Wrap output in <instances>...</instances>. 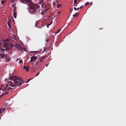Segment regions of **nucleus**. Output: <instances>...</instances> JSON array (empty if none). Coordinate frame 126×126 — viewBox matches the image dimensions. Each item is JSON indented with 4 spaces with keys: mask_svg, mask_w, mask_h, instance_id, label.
<instances>
[{
    "mask_svg": "<svg viewBox=\"0 0 126 126\" xmlns=\"http://www.w3.org/2000/svg\"><path fill=\"white\" fill-rule=\"evenodd\" d=\"M10 89H12V88H11L10 87H9L8 88H7V91H8V90H10Z\"/></svg>",
    "mask_w": 126,
    "mask_h": 126,
    "instance_id": "31",
    "label": "nucleus"
},
{
    "mask_svg": "<svg viewBox=\"0 0 126 126\" xmlns=\"http://www.w3.org/2000/svg\"><path fill=\"white\" fill-rule=\"evenodd\" d=\"M38 24V23L36 21L35 23V26L37 28H40V27L39 26H37V25Z\"/></svg>",
    "mask_w": 126,
    "mask_h": 126,
    "instance_id": "16",
    "label": "nucleus"
},
{
    "mask_svg": "<svg viewBox=\"0 0 126 126\" xmlns=\"http://www.w3.org/2000/svg\"><path fill=\"white\" fill-rule=\"evenodd\" d=\"M44 7L46 9H49L50 7V4L49 3H46Z\"/></svg>",
    "mask_w": 126,
    "mask_h": 126,
    "instance_id": "7",
    "label": "nucleus"
},
{
    "mask_svg": "<svg viewBox=\"0 0 126 126\" xmlns=\"http://www.w3.org/2000/svg\"><path fill=\"white\" fill-rule=\"evenodd\" d=\"M9 79L10 80H14V81L17 80V77L16 76H12L9 78Z\"/></svg>",
    "mask_w": 126,
    "mask_h": 126,
    "instance_id": "5",
    "label": "nucleus"
},
{
    "mask_svg": "<svg viewBox=\"0 0 126 126\" xmlns=\"http://www.w3.org/2000/svg\"><path fill=\"white\" fill-rule=\"evenodd\" d=\"M29 6L30 9L34 10H36L39 7V5L33 3L32 1L29 4Z\"/></svg>",
    "mask_w": 126,
    "mask_h": 126,
    "instance_id": "1",
    "label": "nucleus"
},
{
    "mask_svg": "<svg viewBox=\"0 0 126 126\" xmlns=\"http://www.w3.org/2000/svg\"><path fill=\"white\" fill-rule=\"evenodd\" d=\"M10 82L11 83V84L10 85V86L12 87H13L14 86V85L13 83H11V81H10Z\"/></svg>",
    "mask_w": 126,
    "mask_h": 126,
    "instance_id": "20",
    "label": "nucleus"
},
{
    "mask_svg": "<svg viewBox=\"0 0 126 126\" xmlns=\"http://www.w3.org/2000/svg\"><path fill=\"white\" fill-rule=\"evenodd\" d=\"M0 56L2 58H3L4 57V55L3 53H1L0 55Z\"/></svg>",
    "mask_w": 126,
    "mask_h": 126,
    "instance_id": "22",
    "label": "nucleus"
},
{
    "mask_svg": "<svg viewBox=\"0 0 126 126\" xmlns=\"http://www.w3.org/2000/svg\"><path fill=\"white\" fill-rule=\"evenodd\" d=\"M30 80V79H29L26 82V83H27Z\"/></svg>",
    "mask_w": 126,
    "mask_h": 126,
    "instance_id": "44",
    "label": "nucleus"
},
{
    "mask_svg": "<svg viewBox=\"0 0 126 126\" xmlns=\"http://www.w3.org/2000/svg\"><path fill=\"white\" fill-rule=\"evenodd\" d=\"M9 44V43L8 42H5L3 43V45L4 47L7 46Z\"/></svg>",
    "mask_w": 126,
    "mask_h": 126,
    "instance_id": "11",
    "label": "nucleus"
},
{
    "mask_svg": "<svg viewBox=\"0 0 126 126\" xmlns=\"http://www.w3.org/2000/svg\"><path fill=\"white\" fill-rule=\"evenodd\" d=\"M4 2V1H2L1 2V4L2 5H3V3Z\"/></svg>",
    "mask_w": 126,
    "mask_h": 126,
    "instance_id": "40",
    "label": "nucleus"
},
{
    "mask_svg": "<svg viewBox=\"0 0 126 126\" xmlns=\"http://www.w3.org/2000/svg\"><path fill=\"white\" fill-rule=\"evenodd\" d=\"M7 87H5L4 88V89L3 90V91H5L7 90Z\"/></svg>",
    "mask_w": 126,
    "mask_h": 126,
    "instance_id": "25",
    "label": "nucleus"
},
{
    "mask_svg": "<svg viewBox=\"0 0 126 126\" xmlns=\"http://www.w3.org/2000/svg\"><path fill=\"white\" fill-rule=\"evenodd\" d=\"M30 67L29 66H28L27 67L26 66H24L23 67V68L25 69V70L27 71V72H28L29 71V68Z\"/></svg>",
    "mask_w": 126,
    "mask_h": 126,
    "instance_id": "9",
    "label": "nucleus"
},
{
    "mask_svg": "<svg viewBox=\"0 0 126 126\" xmlns=\"http://www.w3.org/2000/svg\"><path fill=\"white\" fill-rule=\"evenodd\" d=\"M73 10V9L72 8V9L70 10L71 12H72V11Z\"/></svg>",
    "mask_w": 126,
    "mask_h": 126,
    "instance_id": "51",
    "label": "nucleus"
},
{
    "mask_svg": "<svg viewBox=\"0 0 126 126\" xmlns=\"http://www.w3.org/2000/svg\"><path fill=\"white\" fill-rule=\"evenodd\" d=\"M52 23V21H51V23H50L49 24H50V25Z\"/></svg>",
    "mask_w": 126,
    "mask_h": 126,
    "instance_id": "52",
    "label": "nucleus"
},
{
    "mask_svg": "<svg viewBox=\"0 0 126 126\" xmlns=\"http://www.w3.org/2000/svg\"><path fill=\"white\" fill-rule=\"evenodd\" d=\"M5 49L6 51H9L10 50L9 47V46L5 48Z\"/></svg>",
    "mask_w": 126,
    "mask_h": 126,
    "instance_id": "18",
    "label": "nucleus"
},
{
    "mask_svg": "<svg viewBox=\"0 0 126 126\" xmlns=\"http://www.w3.org/2000/svg\"><path fill=\"white\" fill-rule=\"evenodd\" d=\"M0 50L1 51V52L5 51V49L4 48H1L0 49Z\"/></svg>",
    "mask_w": 126,
    "mask_h": 126,
    "instance_id": "29",
    "label": "nucleus"
},
{
    "mask_svg": "<svg viewBox=\"0 0 126 126\" xmlns=\"http://www.w3.org/2000/svg\"><path fill=\"white\" fill-rule=\"evenodd\" d=\"M83 6H83V5H82V6H81L80 7V9H81V8H83Z\"/></svg>",
    "mask_w": 126,
    "mask_h": 126,
    "instance_id": "39",
    "label": "nucleus"
},
{
    "mask_svg": "<svg viewBox=\"0 0 126 126\" xmlns=\"http://www.w3.org/2000/svg\"><path fill=\"white\" fill-rule=\"evenodd\" d=\"M1 44H2V43L0 42V46L1 45Z\"/></svg>",
    "mask_w": 126,
    "mask_h": 126,
    "instance_id": "59",
    "label": "nucleus"
},
{
    "mask_svg": "<svg viewBox=\"0 0 126 126\" xmlns=\"http://www.w3.org/2000/svg\"><path fill=\"white\" fill-rule=\"evenodd\" d=\"M11 90V92H12L13 91V88H12V89H10V90Z\"/></svg>",
    "mask_w": 126,
    "mask_h": 126,
    "instance_id": "46",
    "label": "nucleus"
},
{
    "mask_svg": "<svg viewBox=\"0 0 126 126\" xmlns=\"http://www.w3.org/2000/svg\"><path fill=\"white\" fill-rule=\"evenodd\" d=\"M10 39L9 38H7L5 39H4L2 40L3 42H7L10 41Z\"/></svg>",
    "mask_w": 126,
    "mask_h": 126,
    "instance_id": "12",
    "label": "nucleus"
},
{
    "mask_svg": "<svg viewBox=\"0 0 126 126\" xmlns=\"http://www.w3.org/2000/svg\"><path fill=\"white\" fill-rule=\"evenodd\" d=\"M37 57L36 56H33L31 57V59L30 61V62H31L32 61L35 62L37 59Z\"/></svg>",
    "mask_w": 126,
    "mask_h": 126,
    "instance_id": "6",
    "label": "nucleus"
},
{
    "mask_svg": "<svg viewBox=\"0 0 126 126\" xmlns=\"http://www.w3.org/2000/svg\"><path fill=\"white\" fill-rule=\"evenodd\" d=\"M16 7H15L14 8V12H16Z\"/></svg>",
    "mask_w": 126,
    "mask_h": 126,
    "instance_id": "33",
    "label": "nucleus"
},
{
    "mask_svg": "<svg viewBox=\"0 0 126 126\" xmlns=\"http://www.w3.org/2000/svg\"><path fill=\"white\" fill-rule=\"evenodd\" d=\"M80 0H79V1H80Z\"/></svg>",
    "mask_w": 126,
    "mask_h": 126,
    "instance_id": "64",
    "label": "nucleus"
},
{
    "mask_svg": "<svg viewBox=\"0 0 126 126\" xmlns=\"http://www.w3.org/2000/svg\"><path fill=\"white\" fill-rule=\"evenodd\" d=\"M31 1V0H20V1L23 3L29 4Z\"/></svg>",
    "mask_w": 126,
    "mask_h": 126,
    "instance_id": "3",
    "label": "nucleus"
},
{
    "mask_svg": "<svg viewBox=\"0 0 126 126\" xmlns=\"http://www.w3.org/2000/svg\"><path fill=\"white\" fill-rule=\"evenodd\" d=\"M49 9H45L43 10V12L45 13V14L46 13L47 11Z\"/></svg>",
    "mask_w": 126,
    "mask_h": 126,
    "instance_id": "17",
    "label": "nucleus"
},
{
    "mask_svg": "<svg viewBox=\"0 0 126 126\" xmlns=\"http://www.w3.org/2000/svg\"><path fill=\"white\" fill-rule=\"evenodd\" d=\"M89 3V2H87L85 4V5H88Z\"/></svg>",
    "mask_w": 126,
    "mask_h": 126,
    "instance_id": "35",
    "label": "nucleus"
},
{
    "mask_svg": "<svg viewBox=\"0 0 126 126\" xmlns=\"http://www.w3.org/2000/svg\"><path fill=\"white\" fill-rule=\"evenodd\" d=\"M22 82H21L20 81H16L15 82V85H14V86H20L22 84Z\"/></svg>",
    "mask_w": 126,
    "mask_h": 126,
    "instance_id": "4",
    "label": "nucleus"
},
{
    "mask_svg": "<svg viewBox=\"0 0 126 126\" xmlns=\"http://www.w3.org/2000/svg\"><path fill=\"white\" fill-rule=\"evenodd\" d=\"M7 24H8V26L10 28H11V24L9 23L8 22H7Z\"/></svg>",
    "mask_w": 126,
    "mask_h": 126,
    "instance_id": "27",
    "label": "nucleus"
},
{
    "mask_svg": "<svg viewBox=\"0 0 126 126\" xmlns=\"http://www.w3.org/2000/svg\"><path fill=\"white\" fill-rule=\"evenodd\" d=\"M2 87H1L0 88V90H2Z\"/></svg>",
    "mask_w": 126,
    "mask_h": 126,
    "instance_id": "57",
    "label": "nucleus"
},
{
    "mask_svg": "<svg viewBox=\"0 0 126 126\" xmlns=\"http://www.w3.org/2000/svg\"><path fill=\"white\" fill-rule=\"evenodd\" d=\"M7 57V55L6 54V55H5V57L6 58V57Z\"/></svg>",
    "mask_w": 126,
    "mask_h": 126,
    "instance_id": "48",
    "label": "nucleus"
},
{
    "mask_svg": "<svg viewBox=\"0 0 126 126\" xmlns=\"http://www.w3.org/2000/svg\"><path fill=\"white\" fill-rule=\"evenodd\" d=\"M19 62L20 63H23V62L22 59H21L19 60Z\"/></svg>",
    "mask_w": 126,
    "mask_h": 126,
    "instance_id": "24",
    "label": "nucleus"
},
{
    "mask_svg": "<svg viewBox=\"0 0 126 126\" xmlns=\"http://www.w3.org/2000/svg\"><path fill=\"white\" fill-rule=\"evenodd\" d=\"M2 109H1L0 110V113L1 112H2Z\"/></svg>",
    "mask_w": 126,
    "mask_h": 126,
    "instance_id": "41",
    "label": "nucleus"
},
{
    "mask_svg": "<svg viewBox=\"0 0 126 126\" xmlns=\"http://www.w3.org/2000/svg\"><path fill=\"white\" fill-rule=\"evenodd\" d=\"M17 80H18L20 81H20L21 82H23L24 81H23V80H22L21 78H20V77H19L18 78H17Z\"/></svg>",
    "mask_w": 126,
    "mask_h": 126,
    "instance_id": "13",
    "label": "nucleus"
},
{
    "mask_svg": "<svg viewBox=\"0 0 126 126\" xmlns=\"http://www.w3.org/2000/svg\"><path fill=\"white\" fill-rule=\"evenodd\" d=\"M60 29L59 30H58L57 33L59 32H60Z\"/></svg>",
    "mask_w": 126,
    "mask_h": 126,
    "instance_id": "49",
    "label": "nucleus"
},
{
    "mask_svg": "<svg viewBox=\"0 0 126 126\" xmlns=\"http://www.w3.org/2000/svg\"><path fill=\"white\" fill-rule=\"evenodd\" d=\"M30 80V79H29L26 82V83H27Z\"/></svg>",
    "mask_w": 126,
    "mask_h": 126,
    "instance_id": "45",
    "label": "nucleus"
},
{
    "mask_svg": "<svg viewBox=\"0 0 126 126\" xmlns=\"http://www.w3.org/2000/svg\"><path fill=\"white\" fill-rule=\"evenodd\" d=\"M46 24L45 23H44L43 22H42L41 23L40 25H41V26H40L39 27H40V28H41V27H43Z\"/></svg>",
    "mask_w": 126,
    "mask_h": 126,
    "instance_id": "10",
    "label": "nucleus"
},
{
    "mask_svg": "<svg viewBox=\"0 0 126 126\" xmlns=\"http://www.w3.org/2000/svg\"><path fill=\"white\" fill-rule=\"evenodd\" d=\"M5 108L3 109V110H2V111L3 112L4 111V110L5 109Z\"/></svg>",
    "mask_w": 126,
    "mask_h": 126,
    "instance_id": "50",
    "label": "nucleus"
},
{
    "mask_svg": "<svg viewBox=\"0 0 126 126\" xmlns=\"http://www.w3.org/2000/svg\"><path fill=\"white\" fill-rule=\"evenodd\" d=\"M41 13L42 15H43L45 14V13L43 12H41Z\"/></svg>",
    "mask_w": 126,
    "mask_h": 126,
    "instance_id": "43",
    "label": "nucleus"
},
{
    "mask_svg": "<svg viewBox=\"0 0 126 126\" xmlns=\"http://www.w3.org/2000/svg\"><path fill=\"white\" fill-rule=\"evenodd\" d=\"M9 92L8 91L6 92L5 93H4V94L6 95Z\"/></svg>",
    "mask_w": 126,
    "mask_h": 126,
    "instance_id": "36",
    "label": "nucleus"
},
{
    "mask_svg": "<svg viewBox=\"0 0 126 126\" xmlns=\"http://www.w3.org/2000/svg\"><path fill=\"white\" fill-rule=\"evenodd\" d=\"M3 85H4L3 84H1V87H2H2H3Z\"/></svg>",
    "mask_w": 126,
    "mask_h": 126,
    "instance_id": "42",
    "label": "nucleus"
},
{
    "mask_svg": "<svg viewBox=\"0 0 126 126\" xmlns=\"http://www.w3.org/2000/svg\"><path fill=\"white\" fill-rule=\"evenodd\" d=\"M44 0H40L39 4H40Z\"/></svg>",
    "mask_w": 126,
    "mask_h": 126,
    "instance_id": "30",
    "label": "nucleus"
},
{
    "mask_svg": "<svg viewBox=\"0 0 126 126\" xmlns=\"http://www.w3.org/2000/svg\"><path fill=\"white\" fill-rule=\"evenodd\" d=\"M8 85L7 84V85H6V86L5 87H8Z\"/></svg>",
    "mask_w": 126,
    "mask_h": 126,
    "instance_id": "53",
    "label": "nucleus"
},
{
    "mask_svg": "<svg viewBox=\"0 0 126 126\" xmlns=\"http://www.w3.org/2000/svg\"><path fill=\"white\" fill-rule=\"evenodd\" d=\"M15 46L19 50H23L25 51H26V48L25 47L22 46L21 44H16V45H15Z\"/></svg>",
    "mask_w": 126,
    "mask_h": 126,
    "instance_id": "2",
    "label": "nucleus"
},
{
    "mask_svg": "<svg viewBox=\"0 0 126 126\" xmlns=\"http://www.w3.org/2000/svg\"><path fill=\"white\" fill-rule=\"evenodd\" d=\"M50 25V24H48L47 25V28H48L49 26Z\"/></svg>",
    "mask_w": 126,
    "mask_h": 126,
    "instance_id": "38",
    "label": "nucleus"
},
{
    "mask_svg": "<svg viewBox=\"0 0 126 126\" xmlns=\"http://www.w3.org/2000/svg\"><path fill=\"white\" fill-rule=\"evenodd\" d=\"M16 12H13V16L14 18H16Z\"/></svg>",
    "mask_w": 126,
    "mask_h": 126,
    "instance_id": "14",
    "label": "nucleus"
},
{
    "mask_svg": "<svg viewBox=\"0 0 126 126\" xmlns=\"http://www.w3.org/2000/svg\"><path fill=\"white\" fill-rule=\"evenodd\" d=\"M74 4H75L77 3V0H74Z\"/></svg>",
    "mask_w": 126,
    "mask_h": 126,
    "instance_id": "32",
    "label": "nucleus"
},
{
    "mask_svg": "<svg viewBox=\"0 0 126 126\" xmlns=\"http://www.w3.org/2000/svg\"><path fill=\"white\" fill-rule=\"evenodd\" d=\"M79 10V8H77V10Z\"/></svg>",
    "mask_w": 126,
    "mask_h": 126,
    "instance_id": "56",
    "label": "nucleus"
},
{
    "mask_svg": "<svg viewBox=\"0 0 126 126\" xmlns=\"http://www.w3.org/2000/svg\"><path fill=\"white\" fill-rule=\"evenodd\" d=\"M49 41V39L47 37L46 39V41L47 42H48Z\"/></svg>",
    "mask_w": 126,
    "mask_h": 126,
    "instance_id": "23",
    "label": "nucleus"
},
{
    "mask_svg": "<svg viewBox=\"0 0 126 126\" xmlns=\"http://www.w3.org/2000/svg\"><path fill=\"white\" fill-rule=\"evenodd\" d=\"M40 74V72H39L38 73H37V74L35 76V77H37V76L39 74Z\"/></svg>",
    "mask_w": 126,
    "mask_h": 126,
    "instance_id": "37",
    "label": "nucleus"
},
{
    "mask_svg": "<svg viewBox=\"0 0 126 126\" xmlns=\"http://www.w3.org/2000/svg\"><path fill=\"white\" fill-rule=\"evenodd\" d=\"M5 80L6 81H7V79H5Z\"/></svg>",
    "mask_w": 126,
    "mask_h": 126,
    "instance_id": "62",
    "label": "nucleus"
},
{
    "mask_svg": "<svg viewBox=\"0 0 126 126\" xmlns=\"http://www.w3.org/2000/svg\"><path fill=\"white\" fill-rule=\"evenodd\" d=\"M61 4H58L57 5V7L58 8H59L61 6Z\"/></svg>",
    "mask_w": 126,
    "mask_h": 126,
    "instance_id": "26",
    "label": "nucleus"
},
{
    "mask_svg": "<svg viewBox=\"0 0 126 126\" xmlns=\"http://www.w3.org/2000/svg\"><path fill=\"white\" fill-rule=\"evenodd\" d=\"M48 65L47 64V65H46V67H47Z\"/></svg>",
    "mask_w": 126,
    "mask_h": 126,
    "instance_id": "61",
    "label": "nucleus"
},
{
    "mask_svg": "<svg viewBox=\"0 0 126 126\" xmlns=\"http://www.w3.org/2000/svg\"><path fill=\"white\" fill-rule=\"evenodd\" d=\"M32 79V78H31V79H30V80H31Z\"/></svg>",
    "mask_w": 126,
    "mask_h": 126,
    "instance_id": "63",
    "label": "nucleus"
},
{
    "mask_svg": "<svg viewBox=\"0 0 126 126\" xmlns=\"http://www.w3.org/2000/svg\"><path fill=\"white\" fill-rule=\"evenodd\" d=\"M77 13H75L74 15H73V17H74L75 16H76V17H77L78 16V15H77Z\"/></svg>",
    "mask_w": 126,
    "mask_h": 126,
    "instance_id": "28",
    "label": "nucleus"
},
{
    "mask_svg": "<svg viewBox=\"0 0 126 126\" xmlns=\"http://www.w3.org/2000/svg\"><path fill=\"white\" fill-rule=\"evenodd\" d=\"M32 14H34L36 13V10H34L32 11Z\"/></svg>",
    "mask_w": 126,
    "mask_h": 126,
    "instance_id": "19",
    "label": "nucleus"
},
{
    "mask_svg": "<svg viewBox=\"0 0 126 126\" xmlns=\"http://www.w3.org/2000/svg\"><path fill=\"white\" fill-rule=\"evenodd\" d=\"M45 57V56H43L41 58H40L39 59V63L41 62H42V63L43 62V60L44 59V58Z\"/></svg>",
    "mask_w": 126,
    "mask_h": 126,
    "instance_id": "8",
    "label": "nucleus"
},
{
    "mask_svg": "<svg viewBox=\"0 0 126 126\" xmlns=\"http://www.w3.org/2000/svg\"><path fill=\"white\" fill-rule=\"evenodd\" d=\"M4 94V93H2L1 94V95H0V97H1Z\"/></svg>",
    "mask_w": 126,
    "mask_h": 126,
    "instance_id": "34",
    "label": "nucleus"
},
{
    "mask_svg": "<svg viewBox=\"0 0 126 126\" xmlns=\"http://www.w3.org/2000/svg\"><path fill=\"white\" fill-rule=\"evenodd\" d=\"M14 46V45L12 44H10V47L11 49H12L13 47Z\"/></svg>",
    "mask_w": 126,
    "mask_h": 126,
    "instance_id": "21",
    "label": "nucleus"
},
{
    "mask_svg": "<svg viewBox=\"0 0 126 126\" xmlns=\"http://www.w3.org/2000/svg\"><path fill=\"white\" fill-rule=\"evenodd\" d=\"M40 63H39V60L38 61V62L37 61L35 63V66H37L38 67L39 66L38 64H39Z\"/></svg>",
    "mask_w": 126,
    "mask_h": 126,
    "instance_id": "15",
    "label": "nucleus"
},
{
    "mask_svg": "<svg viewBox=\"0 0 126 126\" xmlns=\"http://www.w3.org/2000/svg\"><path fill=\"white\" fill-rule=\"evenodd\" d=\"M19 59H17V61Z\"/></svg>",
    "mask_w": 126,
    "mask_h": 126,
    "instance_id": "60",
    "label": "nucleus"
},
{
    "mask_svg": "<svg viewBox=\"0 0 126 126\" xmlns=\"http://www.w3.org/2000/svg\"><path fill=\"white\" fill-rule=\"evenodd\" d=\"M58 14L60 13V12L59 11V12H58Z\"/></svg>",
    "mask_w": 126,
    "mask_h": 126,
    "instance_id": "58",
    "label": "nucleus"
},
{
    "mask_svg": "<svg viewBox=\"0 0 126 126\" xmlns=\"http://www.w3.org/2000/svg\"><path fill=\"white\" fill-rule=\"evenodd\" d=\"M74 9L75 10H77V9L76 8V7H74Z\"/></svg>",
    "mask_w": 126,
    "mask_h": 126,
    "instance_id": "47",
    "label": "nucleus"
},
{
    "mask_svg": "<svg viewBox=\"0 0 126 126\" xmlns=\"http://www.w3.org/2000/svg\"><path fill=\"white\" fill-rule=\"evenodd\" d=\"M56 2L57 3H58V0H56Z\"/></svg>",
    "mask_w": 126,
    "mask_h": 126,
    "instance_id": "54",
    "label": "nucleus"
},
{
    "mask_svg": "<svg viewBox=\"0 0 126 126\" xmlns=\"http://www.w3.org/2000/svg\"><path fill=\"white\" fill-rule=\"evenodd\" d=\"M10 59H7V60L8 61H10Z\"/></svg>",
    "mask_w": 126,
    "mask_h": 126,
    "instance_id": "55",
    "label": "nucleus"
}]
</instances>
